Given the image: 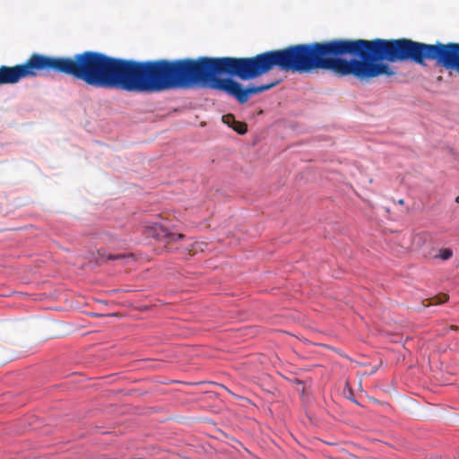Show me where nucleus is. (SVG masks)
Listing matches in <instances>:
<instances>
[{"instance_id":"9d476101","label":"nucleus","mask_w":459,"mask_h":459,"mask_svg":"<svg viewBox=\"0 0 459 459\" xmlns=\"http://www.w3.org/2000/svg\"><path fill=\"white\" fill-rule=\"evenodd\" d=\"M433 299L435 301L432 302V304H442V303H445L446 301L448 300V295L441 294L439 296H437V297L433 298Z\"/></svg>"},{"instance_id":"39448f33","label":"nucleus","mask_w":459,"mask_h":459,"mask_svg":"<svg viewBox=\"0 0 459 459\" xmlns=\"http://www.w3.org/2000/svg\"><path fill=\"white\" fill-rule=\"evenodd\" d=\"M154 237L166 244H172L184 239L186 237L180 233L169 231L165 226L156 224L153 228Z\"/></svg>"},{"instance_id":"f03ea898","label":"nucleus","mask_w":459,"mask_h":459,"mask_svg":"<svg viewBox=\"0 0 459 459\" xmlns=\"http://www.w3.org/2000/svg\"><path fill=\"white\" fill-rule=\"evenodd\" d=\"M132 59L113 57L96 51L73 56H51L33 53L22 64L0 66V86L13 85L41 72L70 75L96 88L118 89L129 92Z\"/></svg>"},{"instance_id":"6e6552de","label":"nucleus","mask_w":459,"mask_h":459,"mask_svg":"<svg viewBox=\"0 0 459 459\" xmlns=\"http://www.w3.org/2000/svg\"><path fill=\"white\" fill-rule=\"evenodd\" d=\"M99 255H100V257H105L108 260H121V261H125V263H126L129 260H134V256L132 254H117V255L109 254V255H106V254L104 252L101 253L100 251H99Z\"/></svg>"},{"instance_id":"9b49d317","label":"nucleus","mask_w":459,"mask_h":459,"mask_svg":"<svg viewBox=\"0 0 459 459\" xmlns=\"http://www.w3.org/2000/svg\"><path fill=\"white\" fill-rule=\"evenodd\" d=\"M398 204H401V205H403V204H404V201H403V199H400V200L398 201Z\"/></svg>"},{"instance_id":"0eeeda50","label":"nucleus","mask_w":459,"mask_h":459,"mask_svg":"<svg viewBox=\"0 0 459 459\" xmlns=\"http://www.w3.org/2000/svg\"><path fill=\"white\" fill-rule=\"evenodd\" d=\"M207 247V244L203 241H195L191 244L186 245L183 249L186 254L194 255L199 252H204Z\"/></svg>"},{"instance_id":"f257e3e1","label":"nucleus","mask_w":459,"mask_h":459,"mask_svg":"<svg viewBox=\"0 0 459 459\" xmlns=\"http://www.w3.org/2000/svg\"><path fill=\"white\" fill-rule=\"evenodd\" d=\"M250 58V56H248ZM247 57H209L176 60L158 59L136 61L132 59L129 92H160L172 89H188L197 84L226 92L240 104L247 102L251 95L266 91L277 84L276 80L262 85L243 86L232 78H220L227 74L242 81L249 79L238 74L231 61Z\"/></svg>"},{"instance_id":"7ed1b4c3","label":"nucleus","mask_w":459,"mask_h":459,"mask_svg":"<svg viewBox=\"0 0 459 459\" xmlns=\"http://www.w3.org/2000/svg\"><path fill=\"white\" fill-rule=\"evenodd\" d=\"M348 54L359 58H350V75L359 81H368L382 74L394 73L387 64L411 61L425 65L426 60L459 72V43L427 44L410 39H348Z\"/></svg>"},{"instance_id":"20e7f679","label":"nucleus","mask_w":459,"mask_h":459,"mask_svg":"<svg viewBox=\"0 0 459 459\" xmlns=\"http://www.w3.org/2000/svg\"><path fill=\"white\" fill-rule=\"evenodd\" d=\"M347 55L348 39H334L291 45L231 62L236 72L247 79L261 77L275 67L299 74L327 70L343 77L350 75L349 59L342 57Z\"/></svg>"},{"instance_id":"1a4fd4ad","label":"nucleus","mask_w":459,"mask_h":459,"mask_svg":"<svg viewBox=\"0 0 459 459\" xmlns=\"http://www.w3.org/2000/svg\"><path fill=\"white\" fill-rule=\"evenodd\" d=\"M453 256V250L451 248H441L437 254L434 255L436 259L448 260Z\"/></svg>"},{"instance_id":"423d86ee","label":"nucleus","mask_w":459,"mask_h":459,"mask_svg":"<svg viewBox=\"0 0 459 459\" xmlns=\"http://www.w3.org/2000/svg\"><path fill=\"white\" fill-rule=\"evenodd\" d=\"M222 122L240 134H244L247 131V124L244 122L237 121L232 114L222 116Z\"/></svg>"},{"instance_id":"f8f14e48","label":"nucleus","mask_w":459,"mask_h":459,"mask_svg":"<svg viewBox=\"0 0 459 459\" xmlns=\"http://www.w3.org/2000/svg\"><path fill=\"white\" fill-rule=\"evenodd\" d=\"M455 202H456V203H459V196H457V197L455 198Z\"/></svg>"}]
</instances>
